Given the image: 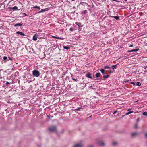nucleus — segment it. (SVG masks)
<instances>
[{
    "instance_id": "nucleus-1",
    "label": "nucleus",
    "mask_w": 147,
    "mask_h": 147,
    "mask_svg": "<svg viewBox=\"0 0 147 147\" xmlns=\"http://www.w3.org/2000/svg\"><path fill=\"white\" fill-rule=\"evenodd\" d=\"M33 75L36 77H38L40 75V73L38 71L34 70L32 71Z\"/></svg>"
},
{
    "instance_id": "nucleus-2",
    "label": "nucleus",
    "mask_w": 147,
    "mask_h": 147,
    "mask_svg": "<svg viewBox=\"0 0 147 147\" xmlns=\"http://www.w3.org/2000/svg\"><path fill=\"white\" fill-rule=\"evenodd\" d=\"M56 128L55 126H52L49 129V131L52 132H56Z\"/></svg>"
},
{
    "instance_id": "nucleus-3",
    "label": "nucleus",
    "mask_w": 147,
    "mask_h": 147,
    "mask_svg": "<svg viewBox=\"0 0 147 147\" xmlns=\"http://www.w3.org/2000/svg\"><path fill=\"white\" fill-rule=\"evenodd\" d=\"M83 144L81 143L76 144L73 146V147H82L83 146Z\"/></svg>"
},
{
    "instance_id": "nucleus-4",
    "label": "nucleus",
    "mask_w": 147,
    "mask_h": 147,
    "mask_svg": "<svg viewBox=\"0 0 147 147\" xmlns=\"http://www.w3.org/2000/svg\"><path fill=\"white\" fill-rule=\"evenodd\" d=\"M37 38L38 35L36 34L33 37L32 39L34 41H36L37 40Z\"/></svg>"
},
{
    "instance_id": "nucleus-5",
    "label": "nucleus",
    "mask_w": 147,
    "mask_h": 147,
    "mask_svg": "<svg viewBox=\"0 0 147 147\" xmlns=\"http://www.w3.org/2000/svg\"><path fill=\"white\" fill-rule=\"evenodd\" d=\"M91 74L90 73H88V74H86V76L89 78L92 79V77L91 76Z\"/></svg>"
},
{
    "instance_id": "nucleus-6",
    "label": "nucleus",
    "mask_w": 147,
    "mask_h": 147,
    "mask_svg": "<svg viewBox=\"0 0 147 147\" xmlns=\"http://www.w3.org/2000/svg\"><path fill=\"white\" fill-rule=\"evenodd\" d=\"M9 8L10 9H12L13 10H16L18 9V7L16 6H15L13 7H9Z\"/></svg>"
},
{
    "instance_id": "nucleus-7",
    "label": "nucleus",
    "mask_w": 147,
    "mask_h": 147,
    "mask_svg": "<svg viewBox=\"0 0 147 147\" xmlns=\"http://www.w3.org/2000/svg\"><path fill=\"white\" fill-rule=\"evenodd\" d=\"M16 34H20L21 35L23 36H25V34L23 33L19 32V31L17 32H16Z\"/></svg>"
},
{
    "instance_id": "nucleus-8",
    "label": "nucleus",
    "mask_w": 147,
    "mask_h": 147,
    "mask_svg": "<svg viewBox=\"0 0 147 147\" xmlns=\"http://www.w3.org/2000/svg\"><path fill=\"white\" fill-rule=\"evenodd\" d=\"M139 50V49L138 48L136 49L131 50L130 51H129V52H136V51H138Z\"/></svg>"
},
{
    "instance_id": "nucleus-9",
    "label": "nucleus",
    "mask_w": 147,
    "mask_h": 147,
    "mask_svg": "<svg viewBox=\"0 0 147 147\" xmlns=\"http://www.w3.org/2000/svg\"><path fill=\"white\" fill-rule=\"evenodd\" d=\"M23 24L21 23H17L14 25L15 27H17L18 26H21Z\"/></svg>"
},
{
    "instance_id": "nucleus-10",
    "label": "nucleus",
    "mask_w": 147,
    "mask_h": 147,
    "mask_svg": "<svg viewBox=\"0 0 147 147\" xmlns=\"http://www.w3.org/2000/svg\"><path fill=\"white\" fill-rule=\"evenodd\" d=\"M76 24L79 27H81L82 26L81 25V23L80 22H76Z\"/></svg>"
},
{
    "instance_id": "nucleus-11",
    "label": "nucleus",
    "mask_w": 147,
    "mask_h": 147,
    "mask_svg": "<svg viewBox=\"0 0 147 147\" xmlns=\"http://www.w3.org/2000/svg\"><path fill=\"white\" fill-rule=\"evenodd\" d=\"M109 17H111L114 18L116 20H118L119 19V16H109Z\"/></svg>"
},
{
    "instance_id": "nucleus-12",
    "label": "nucleus",
    "mask_w": 147,
    "mask_h": 147,
    "mask_svg": "<svg viewBox=\"0 0 147 147\" xmlns=\"http://www.w3.org/2000/svg\"><path fill=\"white\" fill-rule=\"evenodd\" d=\"M100 75H101V74L100 73H97L95 75L96 77L97 78H98L100 77Z\"/></svg>"
},
{
    "instance_id": "nucleus-13",
    "label": "nucleus",
    "mask_w": 147,
    "mask_h": 147,
    "mask_svg": "<svg viewBox=\"0 0 147 147\" xmlns=\"http://www.w3.org/2000/svg\"><path fill=\"white\" fill-rule=\"evenodd\" d=\"M99 144L101 146H104L105 145L104 143L102 141H100L99 142Z\"/></svg>"
},
{
    "instance_id": "nucleus-14",
    "label": "nucleus",
    "mask_w": 147,
    "mask_h": 147,
    "mask_svg": "<svg viewBox=\"0 0 147 147\" xmlns=\"http://www.w3.org/2000/svg\"><path fill=\"white\" fill-rule=\"evenodd\" d=\"M133 111H129L128 112H127L125 115H129V114H130L131 113H133Z\"/></svg>"
},
{
    "instance_id": "nucleus-15",
    "label": "nucleus",
    "mask_w": 147,
    "mask_h": 147,
    "mask_svg": "<svg viewBox=\"0 0 147 147\" xmlns=\"http://www.w3.org/2000/svg\"><path fill=\"white\" fill-rule=\"evenodd\" d=\"M100 71L103 75H104V74H105V71L104 69H101L100 70Z\"/></svg>"
},
{
    "instance_id": "nucleus-16",
    "label": "nucleus",
    "mask_w": 147,
    "mask_h": 147,
    "mask_svg": "<svg viewBox=\"0 0 147 147\" xmlns=\"http://www.w3.org/2000/svg\"><path fill=\"white\" fill-rule=\"evenodd\" d=\"M137 134V133L136 132H134L131 134V136H134L135 135H136Z\"/></svg>"
},
{
    "instance_id": "nucleus-17",
    "label": "nucleus",
    "mask_w": 147,
    "mask_h": 147,
    "mask_svg": "<svg viewBox=\"0 0 147 147\" xmlns=\"http://www.w3.org/2000/svg\"><path fill=\"white\" fill-rule=\"evenodd\" d=\"M117 65H113L111 67V68L112 69H113V70H114V68H116V66H117Z\"/></svg>"
},
{
    "instance_id": "nucleus-18",
    "label": "nucleus",
    "mask_w": 147,
    "mask_h": 147,
    "mask_svg": "<svg viewBox=\"0 0 147 147\" xmlns=\"http://www.w3.org/2000/svg\"><path fill=\"white\" fill-rule=\"evenodd\" d=\"M136 85L138 86H140L141 85V84L139 82H136Z\"/></svg>"
},
{
    "instance_id": "nucleus-19",
    "label": "nucleus",
    "mask_w": 147,
    "mask_h": 147,
    "mask_svg": "<svg viewBox=\"0 0 147 147\" xmlns=\"http://www.w3.org/2000/svg\"><path fill=\"white\" fill-rule=\"evenodd\" d=\"M109 75H105L103 76V78H109Z\"/></svg>"
},
{
    "instance_id": "nucleus-20",
    "label": "nucleus",
    "mask_w": 147,
    "mask_h": 147,
    "mask_svg": "<svg viewBox=\"0 0 147 147\" xmlns=\"http://www.w3.org/2000/svg\"><path fill=\"white\" fill-rule=\"evenodd\" d=\"M33 8H37V9H38L39 10H40V7H39L38 6H34L33 7Z\"/></svg>"
},
{
    "instance_id": "nucleus-21",
    "label": "nucleus",
    "mask_w": 147,
    "mask_h": 147,
    "mask_svg": "<svg viewBox=\"0 0 147 147\" xmlns=\"http://www.w3.org/2000/svg\"><path fill=\"white\" fill-rule=\"evenodd\" d=\"M82 108L81 107H79L77 108H76L75 109V110L77 111H80V109H81Z\"/></svg>"
},
{
    "instance_id": "nucleus-22",
    "label": "nucleus",
    "mask_w": 147,
    "mask_h": 147,
    "mask_svg": "<svg viewBox=\"0 0 147 147\" xmlns=\"http://www.w3.org/2000/svg\"><path fill=\"white\" fill-rule=\"evenodd\" d=\"M51 36L52 37H53V38H54L56 39H61V38L60 37H56V36Z\"/></svg>"
},
{
    "instance_id": "nucleus-23",
    "label": "nucleus",
    "mask_w": 147,
    "mask_h": 147,
    "mask_svg": "<svg viewBox=\"0 0 147 147\" xmlns=\"http://www.w3.org/2000/svg\"><path fill=\"white\" fill-rule=\"evenodd\" d=\"M87 10H85L82 11V14H84L87 13Z\"/></svg>"
},
{
    "instance_id": "nucleus-24",
    "label": "nucleus",
    "mask_w": 147,
    "mask_h": 147,
    "mask_svg": "<svg viewBox=\"0 0 147 147\" xmlns=\"http://www.w3.org/2000/svg\"><path fill=\"white\" fill-rule=\"evenodd\" d=\"M105 69H110V68L108 66H106L104 67Z\"/></svg>"
},
{
    "instance_id": "nucleus-25",
    "label": "nucleus",
    "mask_w": 147,
    "mask_h": 147,
    "mask_svg": "<svg viewBox=\"0 0 147 147\" xmlns=\"http://www.w3.org/2000/svg\"><path fill=\"white\" fill-rule=\"evenodd\" d=\"M63 47L64 49H65L67 50H68L69 49V48L68 47L65 46H63Z\"/></svg>"
},
{
    "instance_id": "nucleus-26",
    "label": "nucleus",
    "mask_w": 147,
    "mask_h": 147,
    "mask_svg": "<svg viewBox=\"0 0 147 147\" xmlns=\"http://www.w3.org/2000/svg\"><path fill=\"white\" fill-rule=\"evenodd\" d=\"M143 115L145 116H147V112H145L143 113Z\"/></svg>"
},
{
    "instance_id": "nucleus-27",
    "label": "nucleus",
    "mask_w": 147,
    "mask_h": 147,
    "mask_svg": "<svg viewBox=\"0 0 147 147\" xmlns=\"http://www.w3.org/2000/svg\"><path fill=\"white\" fill-rule=\"evenodd\" d=\"M70 31H73L74 30V28H72V27H71L70 28Z\"/></svg>"
},
{
    "instance_id": "nucleus-28",
    "label": "nucleus",
    "mask_w": 147,
    "mask_h": 147,
    "mask_svg": "<svg viewBox=\"0 0 147 147\" xmlns=\"http://www.w3.org/2000/svg\"><path fill=\"white\" fill-rule=\"evenodd\" d=\"M134 127L135 129L137 128H138L137 125V124H136L135 125H134Z\"/></svg>"
},
{
    "instance_id": "nucleus-29",
    "label": "nucleus",
    "mask_w": 147,
    "mask_h": 147,
    "mask_svg": "<svg viewBox=\"0 0 147 147\" xmlns=\"http://www.w3.org/2000/svg\"><path fill=\"white\" fill-rule=\"evenodd\" d=\"M72 80L76 82L77 81V79H76L74 78H72Z\"/></svg>"
},
{
    "instance_id": "nucleus-30",
    "label": "nucleus",
    "mask_w": 147,
    "mask_h": 147,
    "mask_svg": "<svg viewBox=\"0 0 147 147\" xmlns=\"http://www.w3.org/2000/svg\"><path fill=\"white\" fill-rule=\"evenodd\" d=\"M7 59V58L6 56H4L3 57V59L4 60H6Z\"/></svg>"
},
{
    "instance_id": "nucleus-31",
    "label": "nucleus",
    "mask_w": 147,
    "mask_h": 147,
    "mask_svg": "<svg viewBox=\"0 0 147 147\" xmlns=\"http://www.w3.org/2000/svg\"><path fill=\"white\" fill-rule=\"evenodd\" d=\"M144 136L146 138H147V132H146Z\"/></svg>"
},
{
    "instance_id": "nucleus-32",
    "label": "nucleus",
    "mask_w": 147,
    "mask_h": 147,
    "mask_svg": "<svg viewBox=\"0 0 147 147\" xmlns=\"http://www.w3.org/2000/svg\"><path fill=\"white\" fill-rule=\"evenodd\" d=\"M131 84H133L134 86L135 85V83L134 82H131Z\"/></svg>"
},
{
    "instance_id": "nucleus-33",
    "label": "nucleus",
    "mask_w": 147,
    "mask_h": 147,
    "mask_svg": "<svg viewBox=\"0 0 147 147\" xmlns=\"http://www.w3.org/2000/svg\"><path fill=\"white\" fill-rule=\"evenodd\" d=\"M129 46V47H132L133 46V45L132 44L130 45Z\"/></svg>"
},
{
    "instance_id": "nucleus-34",
    "label": "nucleus",
    "mask_w": 147,
    "mask_h": 147,
    "mask_svg": "<svg viewBox=\"0 0 147 147\" xmlns=\"http://www.w3.org/2000/svg\"><path fill=\"white\" fill-rule=\"evenodd\" d=\"M6 84H11V83H10L9 82H6Z\"/></svg>"
},
{
    "instance_id": "nucleus-35",
    "label": "nucleus",
    "mask_w": 147,
    "mask_h": 147,
    "mask_svg": "<svg viewBox=\"0 0 147 147\" xmlns=\"http://www.w3.org/2000/svg\"><path fill=\"white\" fill-rule=\"evenodd\" d=\"M117 113V111H115L113 113V115L115 114L116 113Z\"/></svg>"
},
{
    "instance_id": "nucleus-36",
    "label": "nucleus",
    "mask_w": 147,
    "mask_h": 147,
    "mask_svg": "<svg viewBox=\"0 0 147 147\" xmlns=\"http://www.w3.org/2000/svg\"><path fill=\"white\" fill-rule=\"evenodd\" d=\"M43 11V9H42L41 11H39V12H41L42 11Z\"/></svg>"
},
{
    "instance_id": "nucleus-37",
    "label": "nucleus",
    "mask_w": 147,
    "mask_h": 147,
    "mask_svg": "<svg viewBox=\"0 0 147 147\" xmlns=\"http://www.w3.org/2000/svg\"><path fill=\"white\" fill-rule=\"evenodd\" d=\"M113 144L114 145H115L116 144V142H114L113 143Z\"/></svg>"
},
{
    "instance_id": "nucleus-38",
    "label": "nucleus",
    "mask_w": 147,
    "mask_h": 147,
    "mask_svg": "<svg viewBox=\"0 0 147 147\" xmlns=\"http://www.w3.org/2000/svg\"><path fill=\"white\" fill-rule=\"evenodd\" d=\"M18 83H20V80H18Z\"/></svg>"
},
{
    "instance_id": "nucleus-39",
    "label": "nucleus",
    "mask_w": 147,
    "mask_h": 147,
    "mask_svg": "<svg viewBox=\"0 0 147 147\" xmlns=\"http://www.w3.org/2000/svg\"><path fill=\"white\" fill-rule=\"evenodd\" d=\"M24 14L25 15V16H26L27 15L25 13H24Z\"/></svg>"
},
{
    "instance_id": "nucleus-40",
    "label": "nucleus",
    "mask_w": 147,
    "mask_h": 147,
    "mask_svg": "<svg viewBox=\"0 0 147 147\" xmlns=\"http://www.w3.org/2000/svg\"><path fill=\"white\" fill-rule=\"evenodd\" d=\"M113 1H117V0H112Z\"/></svg>"
},
{
    "instance_id": "nucleus-41",
    "label": "nucleus",
    "mask_w": 147,
    "mask_h": 147,
    "mask_svg": "<svg viewBox=\"0 0 147 147\" xmlns=\"http://www.w3.org/2000/svg\"><path fill=\"white\" fill-rule=\"evenodd\" d=\"M9 59L10 60H11V58H10V57H9Z\"/></svg>"
},
{
    "instance_id": "nucleus-42",
    "label": "nucleus",
    "mask_w": 147,
    "mask_h": 147,
    "mask_svg": "<svg viewBox=\"0 0 147 147\" xmlns=\"http://www.w3.org/2000/svg\"><path fill=\"white\" fill-rule=\"evenodd\" d=\"M47 36H49V35H47Z\"/></svg>"
},
{
    "instance_id": "nucleus-43",
    "label": "nucleus",
    "mask_w": 147,
    "mask_h": 147,
    "mask_svg": "<svg viewBox=\"0 0 147 147\" xmlns=\"http://www.w3.org/2000/svg\"><path fill=\"white\" fill-rule=\"evenodd\" d=\"M75 0H71L72 1H74Z\"/></svg>"
},
{
    "instance_id": "nucleus-44",
    "label": "nucleus",
    "mask_w": 147,
    "mask_h": 147,
    "mask_svg": "<svg viewBox=\"0 0 147 147\" xmlns=\"http://www.w3.org/2000/svg\"><path fill=\"white\" fill-rule=\"evenodd\" d=\"M129 109H128V110H127V111H129Z\"/></svg>"
}]
</instances>
